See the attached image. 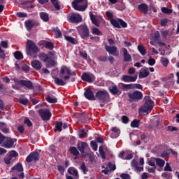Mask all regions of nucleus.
<instances>
[{"label": "nucleus", "instance_id": "1", "mask_svg": "<svg viewBox=\"0 0 179 179\" xmlns=\"http://www.w3.org/2000/svg\"><path fill=\"white\" fill-rule=\"evenodd\" d=\"M39 58L41 61L45 63L46 68H54L57 65V56L55 52H49L48 53H40Z\"/></svg>", "mask_w": 179, "mask_h": 179}, {"label": "nucleus", "instance_id": "2", "mask_svg": "<svg viewBox=\"0 0 179 179\" xmlns=\"http://www.w3.org/2000/svg\"><path fill=\"white\" fill-rule=\"evenodd\" d=\"M71 6L75 10L78 12H85L89 6L87 0H73L71 3Z\"/></svg>", "mask_w": 179, "mask_h": 179}, {"label": "nucleus", "instance_id": "3", "mask_svg": "<svg viewBox=\"0 0 179 179\" xmlns=\"http://www.w3.org/2000/svg\"><path fill=\"white\" fill-rule=\"evenodd\" d=\"M154 102L151 100L150 97L145 96L144 98V105L141 106L139 109L141 113H146V114H149L152 113L153 110Z\"/></svg>", "mask_w": 179, "mask_h": 179}, {"label": "nucleus", "instance_id": "4", "mask_svg": "<svg viewBox=\"0 0 179 179\" xmlns=\"http://www.w3.org/2000/svg\"><path fill=\"white\" fill-rule=\"evenodd\" d=\"M95 97L98 99L101 103H108V100H110V94H108V92L106 90L96 92Z\"/></svg>", "mask_w": 179, "mask_h": 179}, {"label": "nucleus", "instance_id": "5", "mask_svg": "<svg viewBox=\"0 0 179 179\" xmlns=\"http://www.w3.org/2000/svg\"><path fill=\"white\" fill-rule=\"evenodd\" d=\"M31 51L34 54H36V52H38V47H37V45L33 42L31 40H27V48H26V52L27 55H31Z\"/></svg>", "mask_w": 179, "mask_h": 179}, {"label": "nucleus", "instance_id": "6", "mask_svg": "<svg viewBox=\"0 0 179 179\" xmlns=\"http://www.w3.org/2000/svg\"><path fill=\"white\" fill-rule=\"evenodd\" d=\"M128 97L131 101H141L143 99V93L141 91L135 90L128 94Z\"/></svg>", "mask_w": 179, "mask_h": 179}, {"label": "nucleus", "instance_id": "7", "mask_svg": "<svg viewBox=\"0 0 179 179\" xmlns=\"http://www.w3.org/2000/svg\"><path fill=\"white\" fill-rule=\"evenodd\" d=\"M77 29L81 38H87V37L90 36V31H89V27H87V26L81 24Z\"/></svg>", "mask_w": 179, "mask_h": 179}, {"label": "nucleus", "instance_id": "8", "mask_svg": "<svg viewBox=\"0 0 179 179\" xmlns=\"http://www.w3.org/2000/svg\"><path fill=\"white\" fill-rule=\"evenodd\" d=\"M38 113L41 118V120H43V121H50V120L51 119V112L50 111V110L48 109H39L38 110Z\"/></svg>", "mask_w": 179, "mask_h": 179}, {"label": "nucleus", "instance_id": "9", "mask_svg": "<svg viewBox=\"0 0 179 179\" xmlns=\"http://www.w3.org/2000/svg\"><path fill=\"white\" fill-rule=\"evenodd\" d=\"M110 23L113 27H115L116 29H121V27H123L124 29L128 27V24L125 22L122 19L119 18L117 20L113 19L110 20Z\"/></svg>", "mask_w": 179, "mask_h": 179}, {"label": "nucleus", "instance_id": "10", "mask_svg": "<svg viewBox=\"0 0 179 179\" xmlns=\"http://www.w3.org/2000/svg\"><path fill=\"white\" fill-rule=\"evenodd\" d=\"M60 75H66L63 77L64 80H68L72 76V72L71 69L66 66H62L60 69Z\"/></svg>", "mask_w": 179, "mask_h": 179}, {"label": "nucleus", "instance_id": "11", "mask_svg": "<svg viewBox=\"0 0 179 179\" xmlns=\"http://www.w3.org/2000/svg\"><path fill=\"white\" fill-rule=\"evenodd\" d=\"M33 160L34 162H38L40 160V154L37 151L31 152L26 158L27 163H31Z\"/></svg>", "mask_w": 179, "mask_h": 179}, {"label": "nucleus", "instance_id": "12", "mask_svg": "<svg viewBox=\"0 0 179 179\" xmlns=\"http://www.w3.org/2000/svg\"><path fill=\"white\" fill-rule=\"evenodd\" d=\"M24 24L27 30H31L35 26L36 27L40 26V22L34 20H28L24 22Z\"/></svg>", "mask_w": 179, "mask_h": 179}, {"label": "nucleus", "instance_id": "13", "mask_svg": "<svg viewBox=\"0 0 179 179\" xmlns=\"http://www.w3.org/2000/svg\"><path fill=\"white\" fill-rule=\"evenodd\" d=\"M14 82H17V83H20L21 86H24L27 87V89H29V90H33L34 89V85H33V83L31 80H21L20 81H16L14 80Z\"/></svg>", "mask_w": 179, "mask_h": 179}, {"label": "nucleus", "instance_id": "14", "mask_svg": "<svg viewBox=\"0 0 179 179\" xmlns=\"http://www.w3.org/2000/svg\"><path fill=\"white\" fill-rule=\"evenodd\" d=\"M106 51L108 52L109 54H111V55H114L115 57H118L120 55V53L118 52V48L115 46H109L106 45L105 46Z\"/></svg>", "mask_w": 179, "mask_h": 179}, {"label": "nucleus", "instance_id": "15", "mask_svg": "<svg viewBox=\"0 0 179 179\" xmlns=\"http://www.w3.org/2000/svg\"><path fill=\"white\" fill-rule=\"evenodd\" d=\"M82 80L84 82H88V83H93L94 82V76L93 74L83 73L81 76Z\"/></svg>", "mask_w": 179, "mask_h": 179}, {"label": "nucleus", "instance_id": "16", "mask_svg": "<svg viewBox=\"0 0 179 179\" xmlns=\"http://www.w3.org/2000/svg\"><path fill=\"white\" fill-rule=\"evenodd\" d=\"M71 23H80L82 22V16L80 14L73 13L69 17Z\"/></svg>", "mask_w": 179, "mask_h": 179}, {"label": "nucleus", "instance_id": "17", "mask_svg": "<svg viewBox=\"0 0 179 179\" xmlns=\"http://www.w3.org/2000/svg\"><path fill=\"white\" fill-rule=\"evenodd\" d=\"M137 79H138V75H136L134 76L124 75L122 78V80L123 82H126V83H129L131 82H136Z\"/></svg>", "mask_w": 179, "mask_h": 179}, {"label": "nucleus", "instance_id": "18", "mask_svg": "<svg viewBox=\"0 0 179 179\" xmlns=\"http://www.w3.org/2000/svg\"><path fill=\"white\" fill-rule=\"evenodd\" d=\"M84 96L85 99L87 100H96V97L94 96V94L93 93V91H92L90 89H87L85 92H84Z\"/></svg>", "mask_w": 179, "mask_h": 179}, {"label": "nucleus", "instance_id": "19", "mask_svg": "<svg viewBox=\"0 0 179 179\" xmlns=\"http://www.w3.org/2000/svg\"><path fill=\"white\" fill-rule=\"evenodd\" d=\"M137 8L140 12H141V13H143V15H148V12H149V6L145 3H142L138 5Z\"/></svg>", "mask_w": 179, "mask_h": 179}, {"label": "nucleus", "instance_id": "20", "mask_svg": "<svg viewBox=\"0 0 179 179\" xmlns=\"http://www.w3.org/2000/svg\"><path fill=\"white\" fill-rule=\"evenodd\" d=\"M109 92L112 93L113 95L117 96H120L122 93L121 89H118L117 85H113L109 87Z\"/></svg>", "mask_w": 179, "mask_h": 179}, {"label": "nucleus", "instance_id": "21", "mask_svg": "<svg viewBox=\"0 0 179 179\" xmlns=\"http://www.w3.org/2000/svg\"><path fill=\"white\" fill-rule=\"evenodd\" d=\"M13 143L15 142L12 138H9L8 137H6L5 141L3 142V148H6V149H10L12 146H13Z\"/></svg>", "mask_w": 179, "mask_h": 179}, {"label": "nucleus", "instance_id": "22", "mask_svg": "<svg viewBox=\"0 0 179 179\" xmlns=\"http://www.w3.org/2000/svg\"><path fill=\"white\" fill-rule=\"evenodd\" d=\"M123 57L124 62H131L132 61V57L130 55L129 52H128L127 48H123Z\"/></svg>", "mask_w": 179, "mask_h": 179}, {"label": "nucleus", "instance_id": "23", "mask_svg": "<svg viewBox=\"0 0 179 179\" xmlns=\"http://www.w3.org/2000/svg\"><path fill=\"white\" fill-rule=\"evenodd\" d=\"M31 65L34 69H36V71H40V69L41 66H43V64L41 62L38 60H34L31 62Z\"/></svg>", "mask_w": 179, "mask_h": 179}, {"label": "nucleus", "instance_id": "24", "mask_svg": "<svg viewBox=\"0 0 179 179\" xmlns=\"http://www.w3.org/2000/svg\"><path fill=\"white\" fill-rule=\"evenodd\" d=\"M131 167H134L137 171H143V166H139V163L136 159H133L131 161Z\"/></svg>", "mask_w": 179, "mask_h": 179}, {"label": "nucleus", "instance_id": "25", "mask_svg": "<svg viewBox=\"0 0 179 179\" xmlns=\"http://www.w3.org/2000/svg\"><path fill=\"white\" fill-rule=\"evenodd\" d=\"M68 173L73 176L74 177H76V178H79V173L78 172V170H76V169H75L74 167L69 168Z\"/></svg>", "mask_w": 179, "mask_h": 179}, {"label": "nucleus", "instance_id": "26", "mask_svg": "<svg viewBox=\"0 0 179 179\" xmlns=\"http://www.w3.org/2000/svg\"><path fill=\"white\" fill-rule=\"evenodd\" d=\"M14 170H16V171H18V173H22L23 171V165H22V163H17L13 167L11 168L10 171H14Z\"/></svg>", "mask_w": 179, "mask_h": 179}, {"label": "nucleus", "instance_id": "27", "mask_svg": "<svg viewBox=\"0 0 179 179\" xmlns=\"http://www.w3.org/2000/svg\"><path fill=\"white\" fill-rule=\"evenodd\" d=\"M150 75V72L148 71V68L143 69V71L139 72L138 77L140 79H143L144 78H148Z\"/></svg>", "mask_w": 179, "mask_h": 179}, {"label": "nucleus", "instance_id": "28", "mask_svg": "<svg viewBox=\"0 0 179 179\" xmlns=\"http://www.w3.org/2000/svg\"><path fill=\"white\" fill-rule=\"evenodd\" d=\"M88 146L87 143L82 141L80 144H78L77 148L82 155L85 153V148Z\"/></svg>", "mask_w": 179, "mask_h": 179}, {"label": "nucleus", "instance_id": "29", "mask_svg": "<svg viewBox=\"0 0 179 179\" xmlns=\"http://www.w3.org/2000/svg\"><path fill=\"white\" fill-rule=\"evenodd\" d=\"M39 16L43 22H48L50 20V15L45 12L39 13Z\"/></svg>", "mask_w": 179, "mask_h": 179}, {"label": "nucleus", "instance_id": "30", "mask_svg": "<svg viewBox=\"0 0 179 179\" xmlns=\"http://www.w3.org/2000/svg\"><path fill=\"white\" fill-rule=\"evenodd\" d=\"M55 83L57 86H65L66 85V83L64 81V80L58 78V77H55L54 78Z\"/></svg>", "mask_w": 179, "mask_h": 179}, {"label": "nucleus", "instance_id": "31", "mask_svg": "<svg viewBox=\"0 0 179 179\" xmlns=\"http://www.w3.org/2000/svg\"><path fill=\"white\" fill-rule=\"evenodd\" d=\"M87 134H89L88 130H85L83 129H81L78 131L79 138L81 139L86 138L87 136Z\"/></svg>", "mask_w": 179, "mask_h": 179}, {"label": "nucleus", "instance_id": "32", "mask_svg": "<svg viewBox=\"0 0 179 179\" xmlns=\"http://www.w3.org/2000/svg\"><path fill=\"white\" fill-rule=\"evenodd\" d=\"M90 17L93 24H95V26H96L97 27H100V25H99V21L96 18V15H93L92 13H90Z\"/></svg>", "mask_w": 179, "mask_h": 179}, {"label": "nucleus", "instance_id": "33", "mask_svg": "<svg viewBox=\"0 0 179 179\" xmlns=\"http://www.w3.org/2000/svg\"><path fill=\"white\" fill-rule=\"evenodd\" d=\"M141 120L138 119H134L131 122V128H139V125Z\"/></svg>", "mask_w": 179, "mask_h": 179}, {"label": "nucleus", "instance_id": "34", "mask_svg": "<svg viewBox=\"0 0 179 179\" xmlns=\"http://www.w3.org/2000/svg\"><path fill=\"white\" fill-rule=\"evenodd\" d=\"M57 131H58L59 132H62V122H55V132H57Z\"/></svg>", "mask_w": 179, "mask_h": 179}, {"label": "nucleus", "instance_id": "35", "mask_svg": "<svg viewBox=\"0 0 179 179\" xmlns=\"http://www.w3.org/2000/svg\"><path fill=\"white\" fill-rule=\"evenodd\" d=\"M155 162L158 167H164V164H166V162L160 158H156Z\"/></svg>", "mask_w": 179, "mask_h": 179}, {"label": "nucleus", "instance_id": "36", "mask_svg": "<svg viewBox=\"0 0 179 179\" xmlns=\"http://www.w3.org/2000/svg\"><path fill=\"white\" fill-rule=\"evenodd\" d=\"M14 57L15 59H18L19 61H21V59H23V54L20 51H15L14 52Z\"/></svg>", "mask_w": 179, "mask_h": 179}, {"label": "nucleus", "instance_id": "37", "mask_svg": "<svg viewBox=\"0 0 179 179\" xmlns=\"http://www.w3.org/2000/svg\"><path fill=\"white\" fill-rule=\"evenodd\" d=\"M112 132L115 134V138H118L120 136V134H121V131L117 127H112L111 128Z\"/></svg>", "mask_w": 179, "mask_h": 179}, {"label": "nucleus", "instance_id": "38", "mask_svg": "<svg viewBox=\"0 0 179 179\" xmlns=\"http://www.w3.org/2000/svg\"><path fill=\"white\" fill-rule=\"evenodd\" d=\"M69 152L74 156H79V151L76 147H70Z\"/></svg>", "mask_w": 179, "mask_h": 179}, {"label": "nucleus", "instance_id": "39", "mask_svg": "<svg viewBox=\"0 0 179 179\" xmlns=\"http://www.w3.org/2000/svg\"><path fill=\"white\" fill-rule=\"evenodd\" d=\"M115 8L117 10H125V4L123 2H119L116 4Z\"/></svg>", "mask_w": 179, "mask_h": 179}, {"label": "nucleus", "instance_id": "40", "mask_svg": "<svg viewBox=\"0 0 179 179\" xmlns=\"http://www.w3.org/2000/svg\"><path fill=\"white\" fill-rule=\"evenodd\" d=\"M50 1L52 2L56 10H59V9H61V6L59 5L58 0H50Z\"/></svg>", "mask_w": 179, "mask_h": 179}, {"label": "nucleus", "instance_id": "41", "mask_svg": "<svg viewBox=\"0 0 179 179\" xmlns=\"http://www.w3.org/2000/svg\"><path fill=\"white\" fill-rule=\"evenodd\" d=\"M45 100L46 101H48V103H57V101H58V99L57 98H52L50 95H47Z\"/></svg>", "mask_w": 179, "mask_h": 179}, {"label": "nucleus", "instance_id": "42", "mask_svg": "<svg viewBox=\"0 0 179 179\" xmlns=\"http://www.w3.org/2000/svg\"><path fill=\"white\" fill-rule=\"evenodd\" d=\"M161 10L162 13H165L166 15H171V13H173V10L166 7H162Z\"/></svg>", "mask_w": 179, "mask_h": 179}, {"label": "nucleus", "instance_id": "43", "mask_svg": "<svg viewBox=\"0 0 179 179\" xmlns=\"http://www.w3.org/2000/svg\"><path fill=\"white\" fill-rule=\"evenodd\" d=\"M138 50L141 55H146V49H145V47L143 45H138Z\"/></svg>", "mask_w": 179, "mask_h": 179}, {"label": "nucleus", "instance_id": "44", "mask_svg": "<svg viewBox=\"0 0 179 179\" xmlns=\"http://www.w3.org/2000/svg\"><path fill=\"white\" fill-rule=\"evenodd\" d=\"M8 155L9 157H10L11 159H13V157H17V156H19V155L17 154V152L15 151V150H11L8 153Z\"/></svg>", "mask_w": 179, "mask_h": 179}, {"label": "nucleus", "instance_id": "45", "mask_svg": "<svg viewBox=\"0 0 179 179\" xmlns=\"http://www.w3.org/2000/svg\"><path fill=\"white\" fill-rule=\"evenodd\" d=\"M108 167L110 169V171H115V170H117V166L113 164L111 162L108 163Z\"/></svg>", "mask_w": 179, "mask_h": 179}, {"label": "nucleus", "instance_id": "46", "mask_svg": "<svg viewBox=\"0 0 179 179\" xmlns=\"http://www.w3.org/2000/svg\"><path fill=\"white\" fill-rule=\"evenodd\" d=\"M64 38L69 43H71V44H75V38H73L72 36H68L65 35Z\"/></svg>", "mask_w": 179, "mask_h": 179}, {"label": "nucleus", "instance_id": "47", "mask_svg": "<svg viewBox=\"0 0 179 179\" xmlns=\"http://www.w3.org/2000/svg\"><path fill=\"white\" fill-rule=\"evenodd\" d=\"M53 31L55 33L57 37L59 38V37H62V33H61V30L58 29V27L53 28Z\"/></svg>", "mask_w": 179, "mask_h": 179}, {"label": "nucleus", "instance_id": "48", "mask_svg": "<svg viewBox=\"0 0 179 179\" xmlns=\"http://www.w3.org/2000/svg\"><path fill=\"white\" fill-rule=\"evenodd\" d=\"M45 47L48 50H53L54 49V43H52V42H46L45 43Z\"/></svg>", "mask_w": 179, "mask_h": 179}, {"label": "nucleus", "instance_id": "49", "mask_svg": "<svg viewBox=\"0 0 179 179\" xmlns=\"http://www.w3.org/2000/svg\"><path fill=\"white\" fill-rule=\"evenodd\" d=\"M90 146L91 148H92L93 150H94V152L97 151V143H96V141H92L90 142Z\"/></svg>", "mask_w": 179, "mask_h": 179}, {"label": "nucleus", "instance_id": "50", "mask_svg": "<svg viewBox=\"0 0 179 179\" xmlns=\"http://www.w3.org/2000/svg\"><path fill=\"white\" fill-rule=\"evenodd\" d=\"M24 124H25V125H27V127H33V123H31V121L30 120V119H29V117H25L24 120Z\"/></svg>", "mask_w": 179, "mask_h": 179}, {"label": "nucleus", "instance_id": "51", "mask_svg": "<svg viewBox=\"0 0 179 179\" xmlns=\"http://www.w3.org/2000/svg\"><path fill=\"white\" fill-rule=\"evenodd\" d=\"M106 15L110 22H111V20H114V15H113V13H111L110 11H106Z\"/></svg>", "mask_w": 179, "mask_h": 179}, {"label": "nucleus", "instance_id": "52", "mask_svg": "<svg viewBox=\"0 0 179 179\" xmlns=\"http://www.w3.org/2000/svg\"><path fill=\"white\" fill-rule=\"evenodd\" d=\"M122 88L130 90L131 89H134V84H122Z\"/></svg>", "mask_w": 179, "mask_h": 179}, {"label": "nucleus", "instance_id": "53", "mask_svg": "<svg viewBox=\"0 0 179 179\" xmlns=\"http://www.w3.org/2000/svg\"><path fill=\"white\" fill-rule=\"evenodd\" d=\"M81 170L83 171V173L84 174H86V173H87V171H89V170L87 169V168L86 167V165L85 164V162H83L80 166Z\"/></svg>", "mask_w": 179, "mask_h": 179}, {"label": "nucleus", "instance_id": "54", "mask_svg": "<svg viewBox=\"0 0 179 179\" xmlns=\"http://www.w3.org/2000/svg\"><path fill=\"white\" fill-rule=\"evenodd\" d=\"M161 62H162V64L164 65V66H167V65H169V60L166 57H162Z\"/></svg>", "mask_w": 179, "mask_h": 179}, {"label": "nucleus", "instance_id": "55", "mask_svg": "<svg viewBox=\"0 0 179 179\" xmlns=\"http://www.w3.org/2000/svg\"><path fill=\"white\" fill-rule=\"evenodd\" d=\"M92 34H96V36H100V34H101V31H100V30H99L98 28H93L92 29Z\"/></svg>", "mask_w": 179, "mask_h": 179}, {"label": "nucleus", "instance_id": "56", "mask_svg": "<svg viewBox=\"0 0 179 179\" xmlns=\"http://www.w3.org/2000/svg\"><path fill=\"white\" fill-rule=\"evenodd\" d=\"M20 104H22L23 106H27L29 104V99H20Z\"/></svg>", "mask_w": 179, "mask_h": 179}, {"label": "nucleus", "instance_id": "57", "mask_svg": "<svg viewBox=\"0 0 179 179\" xmlns=\"http://www.w3.org/2000/svg\"><path fill=\"white\" fill-rule=\"evenodd\" d=\"M133 89H138L139 90H142L143 89V86L141 84H133Z\"/></svg>", "mask_w": 179, "mask_h": 179}, {"label": "nucleus", "instance_id": "58", "mask_svg": "<svg viewBox=\"0 0 179 179\" xmlns=\"http://www.w3.org/2000/svg\"><path fill=\"white\" fill-rule=\"evenodd\" d=\"M122 121L123 124H128V122H129V117H128V116L123 115L122 117Z\"/></svg>", "mask_w": 179, "mask_h": 179}, {"label": "nucleus", "instance_id": "59", "mask_svg": "<svg viewBox=\"0 0 179 179\" xmlns=\"http://www.w3.org/2000/svg\"><path fill=\"white\" fill-rule=\"evenodd\" d=\"M148 64L150 66H153V65H155V64H156V60L153 58H150V59L148 62Z\"/></svg>", "mask_w": 179, "mask_h": 179}, {"label": "nucleus", "instance_id": "60", "mask_svg": "<svg viewBox=\"0 0 179 179\" xmlns=\"http://www.w3.org/2000/svg\"><path fill=\"white\" fill-rule=\"evenodd\" d=\"M17 17H27V13L18 12L17 13Z\"/></svg>", "mask_w": 179, "mask_h": 179}, {"label": "nucleus", "instance_id": "61", "mask_svg": "<svg viewBox=\"0 0 179 179\" xmlns=\"http://www.w3.org/2000/svg\"><path fill=\"white\" fill-rule=\"evenodd\" d=\"M164 171H173L171 166H170V164L166 163V164L164 167Z\"/></svg>", "mask_w": 179, "mask_h": 179}, {"label": "nucleus", "instance_id": "62", "mask_svg": "<svg viewBox=\"0 0 179 179\" xmlns=\"http://www.w3.org/2000/svg\"><path fill=\"white\" fill-rule=\"evenodd\" d=\"M120 177L122 179H130L131 176H129V174H127V173H122L120 175Z\"/></svg>", "mask_w": 179, "mask_h": 179}, {"label": "nucleus", "instance_id": "63", "mask_svg": "<svg viewBox=\"0 0 179 179\" xmlns=\"http://www.w3.org/2000/svg\"><path fill=\"white\" fill-rule=\"evenodd\" d=\"M1 46L3 48H8V41H2L1 42Z\"/></svg>", "mask_w": 179, "mask_h": 179}, {"label": "nucleus", "instance_id": "64", "mask_svg": "<svg viewBox=\"0 0 179 179\" xmlns=\"http://www.w3.org/2000/svg\"><path fill=\"white\" fill-rule=\"evenodd\" d=\"M162 176L164 179H170V175L167 173H163Z\"/></svg>", "mask_w": 179, "mask_h": 179}]
</instances>
